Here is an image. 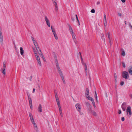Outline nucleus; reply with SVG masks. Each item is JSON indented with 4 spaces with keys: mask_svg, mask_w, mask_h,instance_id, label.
<instances>
[{
    "mask_svg": "<svg viewBox=\"0 0 132 132\" xmlns=\"http://www.w3.org/2000/svg\"><path fill=\"white\" fill-rule=\"evenodd\" d=\"M72 36L73 40L74 41V42H75V43H76V42L75 40V39H76V38L75 37L76 35L75 34H72Z\"/></svg>",
    "mask_w": 132,
    "mask_h": 132,
    "instance_id": "6ab92c4d",
    "label": "nucleus"
},
{
    "mask_svg": "<svg viewBox=\"0 0 132 132\" xmlns=\"http://www.w3.org/2000/svg\"><path fill=\"white\" fill-rule=\"evenodd\" d=\"M121 75L122 77L125 79H128L129 78L128 73L126 71H123Z\"/></svg>",
    "mask_w": 132,
    "mask_h": 132,
    "instance_id": "f03ea898",
    "label": "nucleus"
},
{
    "mask_svg": "<svg viewBox=\"0 0 132 132\" xmlns=\"http://www.w3.org/2000/svg\"><path fill=\"white\" fill-rule=\"evenodd\" d=\"M37 48H36V50L38 51V52L39 51V49H40L38 47H37Z\"/></svg>",
    "mask_w": 132,
    "mask_h": 132,
    "instance_id": "5fc2aeb1",
    "label": "nucleus"
},
{
    "mask_svg": "<svg viewBox=\"0 0 132 132\" xmlns=\"http://www.w3.org/2000/svg\"><path fill=\"white\" fill-rule=\"evenodd\" d=\"M114 79H117V75L116 73L114 74Z\"/></svg>",
    "mask_w": 132,
    "mask_h": 132,
    "instance_id": "a18cd8bd",
    "label": "nucleus"
},
{
    "mask_svg": "<svg viewBox=\"0 0 132 132\" xmlns=\"http://www.w3.org/2000/svg\"><path fill=\"white\" fill-rule=\"evenodd\" d=\"M52 1L53 2V3L54 5L56 11L58 9V7L57 5V2L56 0H52Z\"/></svg>",
    "mask_w": 132,
    "mask_h": 132,
    "instance_id": "9b49d317",
    "label": "nucleus"
},
{
    "mask_svg": "<svg viewBox=\"0 0 132 132\" xmlns=\"http://www.w3.org/2000/svg\"><path fill=\"white\" fill-rule=\"evenodd\" d=\"M75 107L77 111L81 110V106L79 103H77L75 105Z\"/></svg>",
    "mask_w": 132,
    "mask_h": 132,
    "instance_id": "9d476101",
    "label": "nucleus"
},
{
    "mask_svg": "<svg viewBox=\"0 0 132 132\" xmlns=\"http://www.w3.org/2000/svg\"><path fill=\"white\" fill-rule=\"evenodd\" d=\"M124 83L123 81H122L120 82V85L121 86H122L123 85Z\"/></svg>",
    "mask_w": 132,
    "mask_h": 132,
    "instance_id": "c03bdc74",
    "label": "nucleus"
},
{
    "mask_svg": "<svg viewBox=\"0 0 132 132\" xmlns=\"http://www.w3.org/2000/svg\"><path fill=\"white\" fill-rule=\"evenodd\" d=\"M118 16H120L121 15V14L120 13H118Z\"/></svg>",
    "mask_w": 132,
    "mask_h": 132,
    "instance_id": "864d4df0",
    "label": "nucleus"
},
{
    "mask_svg": "<svg viewBox=\"0 0 132 132\" xmlns=\"http://www.w3.org/2000/svg\"><path fill=\"white\" fill-rule=\"evenodd\" d=\"M56 100L57 103L60 102V101H59V99H57V100Z\"/></svg>",
    "mask_w": 132,
    "mask_h": 132,
    "instance_id": "6e6d98bb",
    "label": "nucleus"
},
{
    "mask_svg": "<svg viewBox=\"0 0 132 132\" xmlns=\"http://www.w3.org/2000/svg\"><path fill=\"white\" fill-rule=\"evenodd\" d=\"M27 96H28V99H29V98H31L30 96V94H29V93L28 92H27Z\"/></svg>",
    "mask_w": 132,
    "mask_h": 132,
    "instance_id": "4c0bfd02",
    "label": "nucleus"
},
{
    "mask_svg": "<svg viewBox=\"0 0 132 132\" xmlns=\"http://www.w3.org/2000/svg\"><path fill=\"white\" fill-rule=\"evenodd\" d=\"M79 54H80V58H81V62L82 63H83V60L82 58V57L81 55V54L80 52H79Z\"/></svg>",
    "mask_w": 132,
    "mask_h": 132,
    "instance_id": "7c9ffc66",
    "label": "nucleus"
},
{
    "mask_svg": "<svg viewBox=\"0 0 132 132\" xmlns=\"http://www.w3.org/2000/svg\"><path fill=\"white\" fill-rule=\"evenodd\" d=\"M35 48H37V47H38V45H36V46H35Z\"/></svg>",
    "mask_w": 132,
    "mask_h": 132,
    "instance_id": "774afa93",
    "label": "nucleus"
},
{
    "mask_svg": "<svg viewBox=\"0 0 132 132\" xmlns=\"http://www.w3.org/2000/svg\"><path fill=\"white\" fill-rule=\"evenodd\" d=\"M35 88H34L33 89L32 93H34L35 92Z\"/></svg>",
    "mask_w": 132,
    "mask_h": 132,
    "instance_id": "680f3d73",
    "label": "nucleus"
},
{
    "mask_svg": "<svg viewBox=\"0 0 132 132\" xmlns=\"http://www.w3.org/2000/svg\"><path fill=\"white\" fill-rule=\"evenodd\" d=\"M20 54L21 55L23 54L24 51L23 50V48L22 47H20Z\"/></svg>",
    "mask_w": 132,
    "mask_h": 132,
    "instance_id": "f3484780",
    "label": "nucleus"
},
{
    "mask_svg": "<svg viewBox=\"0 0 132 132\" xmlns=\"http://www.w3.org/2000/svg\"><path fill=\"white\" fill-rule=\"evenodd\" d=\"M54 92H55V95H57V92L55 90H54Z\"/></svg>",
    "mask_w": 132,
    "mask_h": 132,
    "instance_id": "3c124183",
    "label": "nucleus"
},
{
    "mask_svg": "<svg viewBox=\"0 0 132 132\" xmlns=\"http://www.w3.org/2000/svg\"><path fill=\"white\" fill-rule=\"evenodd\" d=\"M100 4V2L98 1V2H97V3H96L97 5H99Z\"/></svg>",
    "mask_w": 132,
    "mask_h": 132,
    "instance_id": "4d7b16f0",
    "label": "nucleus"
},
{
    "mask_svg": "<svg viewBox=\"0 0 132 132\" xmlns=\"http://www.w3.org/2000/svg\"><path fill=\"white\" fill-rule=\"evenodd\" d=\"M6 61H4L3 63V66H5L6 65Z\"/></svg>",
    "mask_w": 132,
    "mask_h": 132,
    "instance_id": "ea45409f",
    "label": "nucleus"
},
{
    "mask_svg": "<svg viewBox=\"0 0 132 132\" xmlns=\"http://www.w3.org/2000/svg\"><path fill=\"white\" fill-rule=\"evenodd\" d=\"M103 23L105 27L107 25L106 19H104Z\"/></svg>",
    "mask_w": 132,
    "mask_h": 132,
    "instance_id": "4be33fe9",
    "label": "nucleus"
},
{
    "mask_svg": "<svg viewBox=\"0 0 132 132\" xmlns=\"http://www.w3.org/2000/svg\"><path fill=\"white\" fill-rule=\"evenodd\" d=\"M91 112L92 114L94 116H96V113L95 111H91Z\"/></svg>",
    "mask_w": 132,
    "mask_h": 132,
    "instance_id": "b1692460",
    "label": "nucleus"
},
{
    "mask_svg": "<svg viewBox=\"0 0 132 132\" xmlns=\"http://www.w3.org/2000/svg\"><path fill=\"white\" fill-rule=\"evenodd\" d=\"M57 69L59 74L62 78V80L63 81V83L64 84H65V82L64 79V78L63 74L59 67H58Z\"/></svg>",
    "mask_w": 132,
    "mask_h": 132,
    "instance_id": "f257e3e1",
    "label": "nucleus"
},
{
    "mask_svg": "<svg viewBox=\"0 0 132 132\" xmlns=\"http://www.w3.org/2000/svg\"><path fill=\"white\" fill-rule=\"evenodd\" d=\"M117 79H115V86H116V88L117 87V85L116 84V83L117 82Z\"/></svg>",
    "mask_w": 132,
    "mask_h": 132,
    "instance_id": "a19ab883",
    "label": "nucleus"
},
{
    "mask_svg": "<svg viewBox=\"0 0 132 132\" xmlns=\"http://www.w3.org/2000/svg\"><path fill=\"white\" fill-rule=\"evenodd\" d=\"M130 97L131 98H132V94H130L129 95Z\"/></svg>",
    "mask_w": 132,
    "mask_h": 132,
    "instance_id": "0e129e2a",
    "label": "nucleus"
},
{
    "mask_svg": "<svg viewBox=\"0 0 132 132\" xmlns=\"http://www.w3.org/2000/svg\"><path fill=\"white\" fill-rule=\"evenodd\" d=\"M68 26L69 27V30L71 34H74L72 28L71 26L69 24H68Z\"/></svg>",
    "mask_w": 132,
    "mask_h": 132,
    "instance_id": "2eb2a0df",
    "label": "nucleus"
},
{
    "mask_svg": "<svg viewBox=\"0 0 132 132\" xmlns=\"http://www.w3.org/2000/svg\"><path fill=\"white\" fill-rule=\"evenodd\" d=\"M28 100L29 102V105L32 104V102L31 98H29V99H28Z\"/></svg>",
    "mask_w": 132,
    "mask_h": 132,
    "instance_id": "393cba45",
    "label": "nucleus"
},
{
    "mask_svg": "<svg viewBox=\"0 0 132 132\" xmlns=\"http://www.w3.org/2000/svg\"><path fill=\"white\" fill-rule=\"evenodd\" d=\"M122 2V3H124L126 1V0H121Z\"/></svg>",
    "mask_w": 132,
    "mask_h": 132,
    "instance_id": "bf43d9fd",
    "label": "nucleus"
},
{
    "mask_svg": "<svg viewBox=\"0 0 132 132\" xmlns=\"http://www.w3.org/2000/svg\"><path fill=\"white\" fill-rule=\"evenodd\" d=\"M31 39L34 44V45H35V44H36L37 42L36 40H34V38L33 37H31Z\"/></svg>",
    "mask_w": 132,
    "mask_h": 132,
    "instance_id": "412c9836",
    "label": "nucleus"
},
{
    "mask_svg": "<svg viewBox=\"0 0 132 132\" xmlns=\"http://www.w3.org/2000/svg\"><path fill=\"white\" fill-rule=\"evenodd\" d=\"M90 12L93 13H95V10L94 9H92L91 11Z\"/></svg>",
    "mask_w": 132,
    "mask_h": 132,
    "instance_id": "e433bc0d",
    "label": "nucleus"
},
{
    "mask_svg": "<svg viewBox=\"0 0 132 132\" xmlns=\"http://www.w3.org/2000/svg\"><path fill=\"white\" fill-rule=\"evenodd\" d=\"M6 68L5 67H3V68H1V71L3 74L5 75L6 74Z\"/></svg>",
    "mask_w": 132,
    "mask_h": 132,
    "instance_id": "ddd939ff",
    "label": "nucleus"
},
{
    "mask_svg": "<svg viewBox=\"0 0 132 132\" xmlns=\"http://www.w3.org/2000/svg\"><path fill=\"white\" fill-rule=\"evenodd\" d=\"M108 38H109V43L110 44H111V38H110V33L109 32L108 33Z\"/></svg>",
    "mask_w": 132,
    "mask_h": 132,
    "instance_id": "aec40b11",
    "label": "nucleus"
},
{
    "mask_svg": "<svg viewBox=\"0 0 132 132\" xmlns=\"http://www.w3.org/2000/svg\"><path fill=\"white\" fill-rule=\"evenodd\" d=\"M41 56V57L43 58L44 61H45V59L44 56V55L43 54H42L41 55V56Z\"/></svg>",
    "mask_w": 132,
    "mask_h": 132,
    "instance_id": "c85d7f7f",
    "label": "nucleus"
},
{
    "mask_svg": "<svg viewBox=\"0 0 132 132\" xmlns=\"http://www.w3.org/2000/svg\"><path fill=\"white\" fill-rule=\"evenodd\" d=\"M1 30L2 28L0 26V42L1 44H3V36L2 34Z\"/></svg>",
    "mask_w": 132,
    "mask_h": 132,
    "instance_id": "20e7f679",
    "label": "nucleus"
},
{
    "mask_svg": "<svg viewBox=\"0 0 132 132\" xmlns=\"http://www.w3.org/2000/svg\"><path fill=\"white\" fill-rule=\"evenodd\" d=\"M122 63V66H125V64L123 62Z\"/></svg>",
    "mask_w": 132,
    "mask_h": 132,
    "instance_id": "69168bd1",
    "label": "nucleus"
},
{
    "mask_svg": "<svg viewBox=\"0 0 132 132\" xmlns=\"http://www.w3.org/2000/svg\"><path fill=\"white\" fill-rule=\"evenodd\" d=\"M29 115L30 121L31 122L34 121H35L32 114L31 113L29 112Z\"/></svg>",
    "mask_w": 132,
    "mask_h": 132,
    "instance_id": "f8f14e48",
    "label": "nucleus"
},
{
    "mask_svg": "<svg viewBox=\"0 0 132 132\" xmlns=\"http://www.w3.org/2000/svg\"><path fill=\"white\" fill-rule=\"evenodd\" d=\"M121 112V111L120 110H119V111L118 113L119 114H120Z\"/></svg>",
    "mask_w": 132,
    "mask_h": 132,
    "instance_id": "e2e57ef3",
    "label": "nucleus"
},
{
    "mask_svg": "<svg viewBox=\"0 0 132 132\" xmlns=\"http://www.w3.org/2000/svg\"><path fill=\"white\" fill-rule=\"evenodd\" d=\"M38 52V53L40 56H41V55L43 54L41 51V50L40 49H39V51Z\"/></svg>",
    "mask_w": 132,
    "mask_h": 132,
    "instance_id": "473e14b6",
    "label": "nucleus"
},
{
    "mask_svg": "<svg viewBox=\"0 0 132 132\" xmlns=\"http://www.w3.org/2000/svg\"><path fill=\"white\" fill-rule=\"evenodd\" d=\"M86 104V105H87L88 106H89V107H91V105L88 102H86L85 103Z\"/></svg>",
    "mask_w": 132,
    "mask_h": 132,
    "instance_id": "2f4dec72",
    "label": "nucleus"
},
{
    "mask_svg": "<svg viewBox=\"0 0 132 132\" xmlns=\"http://www.w3.org/2000/svg\"><path fill=\"white\" fill-rule=\"evenodd\" d=\"M106 19V15L105 14H104V19Z\"/></svg>",
    "mask_w": 132,
    "mask_h": 132,
    "instance_id": "603ef678",
    "label": "nucleus"
},
{
    "mask_svg": "<svg viewBox=\"0 0 132 132\" xmlns=\"http://www.w3.org/2000/svg\"><path fill=\"white\" fill-rule=\"evenodd\" d=\"M87 67H85V70L86 71V73L87 72Z\"/></svg>",
    "mask_w": 132,
    "mask_h": 132,
    "instance_id": "09e8293b",
    "label": "nucleus"
},
{
    "mask_svg": "<svg viewBox=\"0 0 132 132\" xmlns=\"http://www.w3.org/2000/svg\"><path fill=\"white\" fill-rule=\"evenodd\" d=\"M75 17H76V16H75V15H73L71 16V19L73 21H75Z\"/></svg>",
    "mask_w": 132,
    "mask_h": 132,
    "instance_id": "cd10ccee",
    "label": "nucleus"
},
{
    "mask_svg": "<svg viewBox=\"0 0 132 132\" xmlns=\"http://www.w3.org/2000/svg\"><path fill=\"white\" fill-rule=\"evenodd\" d=\"M95 99L97 98V95H95Z\"/></svg>",
    "mask_w": 132,
    "mask_h": 132,
    "instance_id": "052dcab7",
    "label": "nucleus"
},
{
    "mask_svg": "<svg viewBox=\"0 0 132 132\" xmlns=\"http://www.w3.org/2000/svg\"><path fill=\"white\" fill-rule=\"evenodd\" d=\"M89 98L88 99V100L91 101L92 103L94 102V99L92 97H91Z\"/></svg>",
    "mask_w": 132,
    "mask_h": 132,
    "instance_id": "a878e982",
    "label": "nucleus"
},
{
    "mask_svg": "<svg viewBox=\"0 0 132 132\" xmlns=\"http://www.w3.org/2000/svg\"><path fill=\"white\" fill-rule=\"evenodd\" d=\"M58 106L59 110H62L60 105Z\"/></svg>",
    "mask_w": 132,
    "mask_h": 132,
    "instance_id": "de8ad7c7",
    "label": "nucleus"
},
{
    "mask_svg": "<svg viewBox=\"0 0 132 132\" xmlns=\"http://www.w3.org/2000/svg\"><path fill=\"white\" fill-rule=\"evenodd\" d=\"M121 54L123 56H125V52L123 51L121 53Z\"/></svg>",
    "mask_w": 132,
    "mask_h": 132,
    "instance_id": "58836bf2",
    "label": "nucleus"
},
{
    "mask_svg": "<svg viewBox=\"0 0 132 132\" xmlns=\"http://www.w3.org/2000/svg\"><path fill=\"white\" fill-rule=\"evenodd\" d=\"M51 29L52 30V32L53 33H54L55 32V30L54 28L52 27V26H51Z\"/></svg>",
    "mask_w": 132,
    "mask_h": 132,
    "instance_id": "bb28decb",
    "label": "nucleus"
},
{
    "mask_svg": "<svg viewBox=\"0 0 132 132\" xmlns=\"http://www.w3.org/2000/svg\"><path fill=\"white\" fill-rule=\"evenodd\" d=\"M78 111L79 112V113L80 115H82L83 114V113L81 111V110H79V111Z\"/></svg>",
    "mask_w": 132,
    "mask_h": 132,
    "instance_id": "c9c22d12",
    "label": "nucleus"
},
{
    "mask_svg": "<svg viewBox=\"0 0 132 132\" xmlns=\"http://www.w3.org/2000/svg\"><path fill=\"white\" fill-rule=\"evenodd\" d=\"M127 103L126 102H123L121 105V107L123 111H125L126 108Z\"/></svg>",
    "mask_w": 132,
    "mask_h": 132,
    "instance_id": "1a4fd4ad",
    "label": "nucleus"
},
{
    "mask_svg": "<svg viewBox=\"0 0 132 132\" xmlns=\"http://www.w3.org/2000/svg\"><path fill=\"white\" fill-rule=\"evenodd\" d=\"M121 120L122 121H123L125 120V118L124 117H122L121 118Z\"/></svg>",
    "mask_w": 132,
    "mask_h": 132,
    "instance_id": "49530a36",
    "label": "nucleus"
},
{
    "mask_svg": "<svg viewBox=\"0 0 132 132\" xmlns=\"http://www.w3.org/2000/svg\"><path fill=\"white\" fill-rule=\"evenodd\" d=\"M101 38L105 42V39L104 38V36L103 34L102 35Z\"/></svg>",
    "mask_w": 132,
    "mask_h": 132,
    "instance_id": "72a5a7b5",
    "label": "nucleus"
},
{
    "mask_svg": "<svg viewBox=\"0 0 132 132\" xmlns=\"http://www.w3.org/2000/svg\"><path fill=\"white\" fill-rule=\"evenodd\" d=\"M53 55L55 60V61L56 64V66H58V61L57 60V57L55 53H53Z\"/></svg>",
    "mask_w": 132,
    "mask_h": 132,
    "instance_id": "4468645a",
    "label": "nucleus"
},
{
    "mask_svg": "<svg viewBox=\"0 0 132 132\" xmlns=\"http://www.w3.org/2000/svg\"><path fill=\"white\" fill-rule=\"evenodd\" d=\"M32 123L33 125L34 130L37 132H38V128L37 126V124L35 122V121L32 122Z\"/></svg>",
    "mask_w": 132,
    "mask_h": 132,
    "instance_id": "39448f33",
    "label": "nucleus"
},
{
    "mask_svg": "<svg viewBox=\"0 0 132 132\" xmlns=\"http://www.w3.org/2000/svg\"><path fill=\"white\" fill-rule=\"evenodd\" d=\"M44 19L47 25L49 27H50V23L49 20L46 16H45Z\"/></svg>",
    "mask_w": 132,
    "mask_h": 132,
    "instance_id": "6e6552de",
    "label": "nucleus"
},
{
    "mask_svg": "<svg viewBox=\"0 0 132 132\" xmlns=\"http://www.w3.org/2000/svg\"><path fill=\"white\" fill-rule=\"evenodd\" d=\"M59 112L61 117H63V115L62 114V110H59Z\"/></svg>",
    "mask_w": 132,
    "mask_h": 132,
    "instance_id": "c756f323",
    "label": "nucleus"
},
{
    "mask_svg": "<svg viewBox=\"0 0 132 132\" xmlns=\"http://www.w3.org/2000/svg\"><path fill=\"white\" fill-rule=\"evenodd\" d=\"M30 108L31 109H32V104H30Z\"/></svg>",
    "mask_w": 132,
    "mask_h": 132,
    "instance_id": "8fccbe9b",
    "label": "nucleus"
},
{
    "mask_svg": "<svg viewBox=\"0 0 132 132\" xmlns=\"http://www.w3.org/2000/svg\"><path fill=\"white\" fill-rule=\"evenodd\" d=\"M55 95V99H56V100H57V99H59L57 95Z\"/></svg>",
    "mask_w": 132,
    "mask_h": 132,
    "instance_id": "79ce46f5",
    "label": "nucleus"
},
{
    "mask_svg": "<svg viewBox=\"0 0 132 132\" xmlns=\"http://www.w3.org/2000/svg\"><path fill=\"white\" fill-rule=\"evenodd\" d=\"M38 110V111L40 112H42V105L41 104H39V105Z\"/></svg>",
    "mask_w": 132,
    "mask_h": 132,
    "instance_id": "dca6fc26",
    "label": "nucleus"
},
{
    "mask_svg": "<svg viewBox=\"0 0 132 132\" xmlns=\"http://www.w3.org/2000/svg\"><path fill=\"white\" fill-rule=\"evenodd\" d=\"M75 16H76V19L77 20L78 22H79V20H78V17L77 15L76 14H75Z\"/></svg>",
    "mask_w": 132,
    "mask_h": 132,
    "instance_id": "f704fd0d",
    "label": "nucleus"
},
{
    "mask_svg": "<svg viewBox=\"0 0 132 132\" xmlns=\"http://www.w3.org/2000/svg\"><path fill=\"white\" fill-rule=\"evenodd\" d=\"M126 113L127 115H129L130 116L131 115V108L130 106L127 107L126 109Z\"/></svg>",
    "mask_w": 132,
    "mask_h": 132,
    "instance_id": "7ed1b4c3",
    "label": "nucleus"
},
{
    "mask_svg": "<svg viewBox=\"0 0 132 132\" xmlns=\"http://www.w3.org/2000/svg\"><path fill=\"white\" fill-rule=\"evenodd\" d=\"M128 71L129 74L131 75H132V67H131L129 69Z\"/></svg>",
    "mask_w": 132,
    "mask_h": 132,
    "instance_id": "a211bd4d",
    "label": "nucleus"
},
{
    "mask_svg": "<svg viewBox=\"0 0 132 132\" xmlns=\"http://www.w3.org/2000/svg\"><path fill=\"white\" fill-rule=\"evenodd\" d=\"M54 36L55 38V39L56 40L57 39H58V37L57 36V34H56V32L54 33H53Z\"/></svg>",
    "mask_w": 132,
    "mask_h": 132,
    "instance_id": "5701e85b",
    "label": "nucleus"
},
{
    "mask_svg": "<svg viewBox=\"0 0 132 132\" xmlns=\"http://www.w3.org/2000/svg\"><path fill=\"white\" fill-rule=\"evenodd\" d=\"M85 96L86 98L87 99L89 98L90 97H91L89 96V90L88 88L86 89L85 92Z\"/></svg>",
    "mask_w": 132,
    "mask_h": 132,
    "instance_id": "0eeeda50",
    "label": "nucleus"
},
{
    "mask_svg": "<svg viewBox=\"0 0 132 132\" xmlns=\"http://www.w3.org/2000/svg\"><path fill=\"white\" fill-rule=\"evenodd\" d=\"M37 53H35V57H36L37 61L39 64V65H41V63L40 61V58L39 56L37 55Z\"/></svg>",
    "mask_w": 132,
    "mask_h": 132,
    "instance_id": "423d86ee",
    "label": "nucleus"
},
{
    "mask_svg": "<svg viewBox=\"0 0 132 132\" xmlns=\"http://www.w3.org/2000/svg\"><path fill=\"white\" fill-rule=\"evenodd\" d=\"M92 103L93 105L94 106V107L95 108L96 107V106L95 105V102Z\"/></svg>",
    "mask_w": 132,
    "mask_h": 132,
    "instance_id": "37998d69",
    "label": "nucleus"
},
{
    "mask_svg": "<svg viewBox=\"0 0 132 132\" xmlns=\"http://www.w3.org/2000/svg\"><path fill=\"white\" fill-rule=\"evenodd\" d=\"M96 99V102H97V103H98V98H96L95 99Z\"/></svg>",
    "mask_w": 132,
    "mask_h": 132,
    "instance_id": "338daca9",
    "label": "nucleus"
},
{
    "mask_svg": "<svg viewBox=\"0 0 132 132\" xmlns=\"http://www.w3.org/2000/svg\"><path fill=\"white\" fill-rule=\"evenodd\" d=\"M57 103V104L58 105V106L60 105V102Z\"/></svg>",
    "mask_w": 132,
    "mask_h": 132,
    "instance_id": "13d9d810",
    "label": "nucleus"
}]
</instances>
